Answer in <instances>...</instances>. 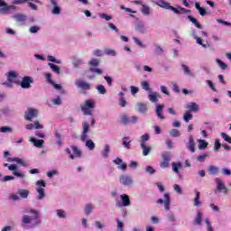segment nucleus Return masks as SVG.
Returning a JSON list of instances; mask_svg holds the SVG:
<instances>
[{
	"mask_svg": "<svg viewBox=\"0 0 231 231\" xmlns=\"http://www.w3.org/2000/svg\"><path fill=\"white\" fill-rule=\"evenodd\" d=\"M133 41L135 42L137 46H139V48H145V45L142 42V41L138 40V38L134 37Z\"/></svg>",
	"mask_w": 231,
	"mask_h": 231,
	"instance_id": "63",
	"label": "nucleus"
},
{
	"mask_svg": "<svg viewBox=\"0 0 231 231\" xmlns=\"http://www.w3.org/2000/svg\"><path fill=\"white\" fill-rule=\"evenodd\" d=\"M50 2L53 6V8L51 11L52 15H60V12H62V9L60 8V6H59L57 0H50Z\"/></svg>",
	"mask_w": 231,
	"mask_h": 231,
	"instance_id": "17",
	"label": "nucleus"
},
{
	"mask_svg": "<svg viewBox=\"0 0 231 231\" xmlns=\"http://www.w3.org/2000/svg\"><path fill=\"white\" fill-rule=\"evenodd\" d=\"M0 133H12V127L9 126H1Z\"/></svg>",
	"mask_w": 231,
	"mask_h": 231,
	"instance_id": "64",
	"label": "nucleus"
},
{
	"mask_svg": "<svg viewBox=\"0 0 231 231\" xmlns=\"http://www.w3.org/2000/svg\"><path fill=\"white\" fill-rule=\"evenodd\" d=\"M147 109H148V106H147V103H142V102H139L137 103V111L139 113H147Z\"/></svg>",
	"mask_w": 231,
	"mask_h": 231,
	"instance_id": "28",
	"label": "nucleus"
},
{
	"mask_svg": "<svg viewBox=\"0 0 231 231\" xmlns=\"http://www.w3.org/2000/svg\"><path fill=\"white\" fill-rule=\"evenodd\" d=\"M49 68L53 71V73H56V75H60V68L54 63H48Z\"/></svg>",
	"mask_w": 231,
	"mask_h": 231,
	"instance_id": "41",
	"label": "nucleus"
},
{
	"mask_svg": "<svg viewBox=\"0 0 231 231\" xmlns=\"http://www.w3.org/2000/svg\"><path fill=\"white\" fill-rule=\"evenodd\" d=\"M4 167H7L8 171H12L13 176L15 178H20V180H24V178H26V174H24L23 171H21L16 164L5 163Z\"/></svg>",
	"mask_w": 231,
	"mask_h": 231,
	"instance_id": "4",
	"label": "nucleus"
},
{
	"mask_svg": "<svg viewBox=\"0 0 231 231\" xmlns=\"http://www.w3.org/2000/svg\"><path fill=\"white\" fill-rule=\"evenodd\" d=\"M206 147H208V143H207L205 140H199V149L203 151Z\"/></svg>",
	"mask_w": 231,
	"mask_h": 231,
	"instance_id": "48",
	"label": "nucleus"
},
{
	"mask_svg": "<svg viewBox=\"0 0 231 231\" xmlns=\"http://www.w3.org/2000/svg\"><path fill=\"white\" fill-rule=\"evenodd\" d=\"M18 194L23 199H26L30 196V190L28 189H18Z\"/></svg>",
	"mask_w": 231,
	"mask_h": 231,
	"instance_id": "40",
	"label": "nucleus"
},
{
	"mask_svg": "<svg viewBox=\"0 0 231 231\" xmlns=\"http://www.w3.org/2000/svg\"><path fill=\"white\" fill-rule=\"evenodd\" d=\"M215 181L217 183V190H219L223 194H228V188L225 186V182L223 181V180L216 178Z\"/></svg>",
	"mask_w": 231,
	"mask_h": 231,
	"instance_id": "13",
	"label": "nucleus"
},
{
	"mask_svg": "<svg viewBox=\"0 0 231 231\" xmlns=\"http://www.w3.org/2000/svg\"><path fill=\"white\" fill-rule=\"evenodd\" d=\"M141 14H143V15L149 16L151 14H152V9H151V7H149L147 5H142Z\"/></svg>",
	"mask_w": 231,
	"mask_h": 231,
	"instance_id": "24",
	"label": "nucleus"
},
{
	"mask_svg": "<svg viewBox=\"0 0 231 231\" xmlns=\"http://www.w3.org/2000/svg\"><path fill=\"white\" fill-rule=\"evenodd\" d=\"M187 109H189V111L193 113H198L199 111V105L195 103V102H190L189 104L187 105Z\"/></svg>",
	"mask_w": 231,
	"mask_h": 231,
	"instance_id": "25",
	"label": "nucleus"
},
{
	"mask_svg": "<svg viewBox=\"0 0 231 231\" xmlns=\"http://www.w3.org/2000/svg\"><path fill=\"white\" fill-rule=\"evenodd\" d=\"M188 19H189V21H190V23H192V24H194L199 30H201L203 28V26H201V24L199 23H198V20H196V18L189 15Z\"/></svg>",
	"mask_w": 231,
	"mask_h": 231,
	"instance_id": "43",
	"label": "nucleus"
},
{
	"mask_svg": "<svg viewBox=\"0 0 231 231\" xmlns=\"http://www.w3.org/2000/svg\"><path fill=\"white\" fill-rule=\"evenodd\" d=\"M34 129H44V125L39 122V120L34 121L32 124Z\"/></svg>",
	"mask_w": 231,
	"mask_h": 231,
	"instance_id": "61",
	"label": "nucleus"
},
{
	"mask_svg": "<svg viewBox=\"0 0 231 231\" xmlns=\"http://www.w3.org/2000/svg\"><path fill=\"white\" fill-rule=\"evenodd\" d=\"M192 118H193V116H192V114H190V112H186V113L184 114V116H183L184 122L189 123V122H190V120H191Z\"/></svg>",
	"mask_w": 231,
	"mask_h": 231,
	"instance_id": "56",
	"label": "nucleus"
},
{
	"mask_svg": "<svg viewBox=\"0 0 231 231\" xmlns=\"http://www.w3.org/2000/svg\"><path fill=\"white\" fill-rule=\"evenodd\" d=\"M154 51L156 53V55H163V48H162V46H160L159 44H154Z\"/></svg>",
	"mask_w": 231,
	"mask_h": 231,
	"instance_id": "52",
	"label": "nucleus"
},
{
	"mask_svg": "<svg viewBox=\"0 0 231 231\" xmlns=\"http://www.w3.org/2000/svg\"><path fill=\"white\" fill-rule=\"evenodd\" d=\"M120 199H121V202L117 201L116 203V207H119V208H122V207H131V199H129V195L122 194L120 196Z\"/></svg>",
	"mask_w": 231,
	"mask_h": 231,
	"instance_id": "10",
	"label": "nucleus"
},
{
	"mask_svg": "<svg viewBox=\"0 0 231 231\" xmlns=\"http://www.w3.org/2000/svg\"><path fill=\"white\" fill-rule=\"evenodd\" d=\"M38 115H39V110L29 107L25 111L24 119L28 120L29 122H32L33 118H37Z\"/></svg>",
	"mask_w": 231,
	"mask_h": 231,
	"instance_id": "9",
	"label": "nucleus"
},
{
	"mask_svg": "<svg viewBox=\"0 0 231 231\" xmlns=\"http://www.w3.org/2000/svg\"><path fill=\"white\" fill-rule=\"evenodd\" d=\"M123 145L125 149H131V141H129V137L123 138Z\"/></svg>",
	"mask_w": 231,
	"mask_h": 231,
	"instance_id": "54",
	"label": "nucleus"
},
{
	"mask_svg": "<svg viewBox=\"0 0 231 231\" xmlns=\"http://www.w3.org/2000/svg\"><path fill=\"white\" fill-rule=\"evenodd\" d=\"M89 71H91V73H97V75H102V69L97 67H90Z\"/></svg>",
	"mask_w": 231,
	"mask_h": 231,
	"instance_id": "59",
	"label": "nucleus"
},
{
	"mask_svg": "<svg viewBox=\"0 0 231 231\" xmlns=\"http://www.w3.org/2000/svg\"><path fill=\"white\" fill-rule=\"evenodd\" d=\"M6 161L9 162H15L19 165H23V167H26V165H27L26 162L24 161H23V159L17 158V157H14V158L8 157Z\"/></svg>",
	"mask_w": 231,
	"mask_h": 231,
	"instance_id": "27",
	"label": "nucleus"
},
{
	"mask_svg": "<svg viewBox=\"0 0 231 231\" xmlns=\"http://www.w3.org/2000/svg\"><path fill=\"white\" fill-rule=\"evenodd\" d=\"M195 198H194V202L193 205L194 207H199L201 205V193L199 191H195Z\"/></svg>",
	"mask_w": 231,
	"mask_h": 231,
	"instance_id": "32",
	"label": "nucleus"
},
{
	"mask_svg": "<svg viewBox=\"0 0 231 231\" xmlns=\"http://www.w3.org/2000/svg\"><path fill=\"white\" fill-rule=\"evenodd\" d=\"M12 10H17V6L15 5H8L5 0H0V12L4 15H8V14H12Z\"/></svg>",
	"mask_w": 231,
	"mask_h": 231,
	"instance_id": "6",
	"label": "nucleus"
},
{
	"mask_svg": "<svg viewBox=\"0 0 231 231\" xmlns=\"http://www.w3.org/2000/svg\"><path fill=\"white\" fill-rule=\"evenodd\" d=\"M171 169L173 172H175L176 174H180V170L181 169V162H171Z\"/></svg>",
	"mask_w": 231,
	"mask_h": 231,
	"instance_id": "34",
	"label": "nucleus"
},
{
	"mask_svg": "<svg viewBox=\"0 0 231 231\" xmlns=\"http://www.w3.org/2000/svg\"><path fill=\"white\" fill-rule=\"evenodd\" d=\"M155 5L160 6L161 8H164L165 10H171L172 5L166 2L165 0H155Z\"/></svg>",
	"mask_w": 231,
	"mask_h": 231,
	"instance_id": "20",
	"label": "nucleus"
},
{
	"mask_svg": "<svg viewBox=\"0 0 231 231\" xmlns=\"http://www.w3.org/2000/svg\"><path fill=\"white\" fill-rule=\"evenodd\" d=\"M171 12H173L174 14H190V10L181 7L180 5H176L175 7L171 6Z\"/></svg>",
	"mask_w": 231,
	"mask_h": 231,
	"instance_id": "18",
	"label": "nucleus"
},
{
	"mask_svg": "<svg viewBox=\"0 0 231 231\" xmlns=\"http://www.w3.org/2000/svg\"><path fill=\"white\" fill-rule=\"evenodd\" d=\"M151 136L149 134H144L141 136V149H143V155L149 156V152H151V146H147L145 143L149 142Z\"/></svg>",
	"mask_w": 231,
	"mask_h": 231,
	"instance_id": "5",
	"label": "nucleus"
},
{
	"mask_svg": "<svg viewBox=\"0 0 231 231\" xmlns=\"http://www.w3.org/2000/svg\"><path fill=\"white\" fill-rule=\"evenodd\" d=\"M29 142H31L32 143H33L34 147H38L39 149H42L43 143H44V140L42 139H35L34 137H31Z\"/></svg>",
	"mask_w": 231,
	"mask_h": 231,
	"instance_id": "23",
	"label": "nucleus"
},
{
	"mask_svg": "<svg viewBox=\"0 0 231 231\" xmlns=\"http://www.w3.org/2000/svg\"><path fill=\"white\" fill-rule=\"evenodd\" d=\"M113 162L116 165H118L117 169L119 171H127V163L124 162L120 157L116 158Z\"/></svg>",
	"mask_w": 231,
	"mask_h": 231,
	"instance_id": "19",
	"label": "nucleus"
},
{
	"mask_svg": "<svg viewBox=\"0 0 231 231\" xmlns=\"http://www.w3.org/2000/svg\"><path fill=\"white\" fill-rule=\"evenodd\" d=\"M156 203L158 205H163L164 204V208L167 212L171 210V195L169 193L164 194V199H159Z\"/></svg>",
	"mask_w": 231,
	"mask_h": 231,
	"instance_id": "7",
	"label": "nucleus"
},
{
	"mask_svg": "<svg viewBox=\"0 0 231 231\" xmlns=\"http://www.w3.org/2000/svg\"><path fill=\"white\" fill-rule=\"evenodd\" d=\"M105 55H108L109 57H116V51L113 49H106Z\"/></svg>",
	"mask_w": 231,
	"mask_h": 231,
	"instance_id": "51",
	"label": "nucleus"
},
{
	"mask_svg": "<svg viewBox=\"0 0 231 231\" xmlns=\"http://www.w3.org/2000/svg\"><path fill=\"white\" fill-rule=\"evenodd\" d=\"M136 30H137V32H140V33H144L145 32V25L143 23H140L136 25Z\"/></svg>",
	"mask_w": 231,
	"mask_h": 231,
	"instance_id": "57",
	"label": "nucleus"
},
{
	"mask_svg": "<svg viewBox=\"0 0 231 231\" xmlns=\"http://www.w3.org/2000/svg\"><path fill=\"white\" fill-rule=\"evenodd\" d=\"M98 64H100V60L97 59H93L89 61V66H91V68H97Z\"/></svg>",
	"mask_w": 231,
	"mask_h": 231,
	"instance_id": "60",
	"label": "nucleus"
},
{
	"mask_svg": "<svg viewBox=\"0 0 231 231\" xmlns=\"http://www.w3.org/2000/svg\"><path fill=\"white\" fill-rule=\"evenodd\" d=\"M36 186L38 187L36 188V192L38 194L37 199L41 201L44 199V198H46V191L44 190L46 187V182L43 180H40L36 181Z\"/></svg>",
	"mask_w": 231,
	"mask_h": 231,
	"instance_id": "3",
	"label": "nucleus"
},
{
	"mask_svg": "<svg viewBox=\"0 0 231 231\" xmlns=\"http://www.w3.org/2000/svg\"><path fill=\"white\" fill-rule=\"evenodd\" d=\"M138 122V117L137 116H131L129 117L127 115H123L121 116V124L123 125H129L131 124H136Z\"/></svg>",
	"mask_w": 231,
	"mask_h": 231,
	"instance_id": "11",
	"label": "nucleus"
},
{
	"mask_svg": "<svg viewBox=\"0 0 231 231\" xmlns=\"http://www.w3.org/2000/svg\"><path fill=\"white\" fill-rule=\"evenodd\" d=\"M181 67H182V69H183L185 75H188L189 77H196V74H194L192 71H190V69H189V66L182 64Z\"/></svg>",
	"mask_w": 231,
	"mask_h": 231,
	"instance_id": "42",
	"label": "nucleus"
},
{
	"mask_svg": "<svg viewBox=\"0 0 231 231\" xmlns=\"http://www.w3.org/2000/svg\"><path fill=\"white\" fill-rule=\"evenodd\" d=\"M110 152H111V146H109V144H105L102 152L103 158H109Z\"/></svg>",
	"mask_w": 231,
	"mask_h": 231,
	"instance_id": "38",
	"label": "nucleus"
},
{
	"mask_svg": "<svg viewBox=\"0 0 231 231\" xmlns=\"http://www.w3.org/2000/svg\"><path fill=\"white\" fill-rule=\"evenodd\" d=\"M80 107L83 115L86 116H91V115H93V109H95V100L88 99L80 106Z\"/></svg>",
	"mask_w": 231,
	"mask_h": 231,
	"instance_id": "2",
	"label": "nucleus"
},
{
	"mask_svg": "<svg viewBox=\"0 0 231 231\" xmlns=\"http://www.w3.org/2000/svg\"><path fill=\"white\" fill-rule=\"evenodd\" d=\"M167 219L168 221H170L171 223H175L176 221V216L174 215V213H172V211H170L167 214Z\"/></svg>",
	"mask_w": 231,
	"mask_h": 231,
	"instance_id": "53",
	"label": "nucleus"
},
{
	"mask_svg": "<svg viewBox=\"0 0 231 231\" xmlns=\"http://www.w3.org/2000/svg\"><path fill=\"white\" fill-rule=\"evenodd\" d=\"M163 107H165V105H155V115L160 120H165V116H163Z\"/></svg>",
	"mask_w": 231,
	"mask_h": 231,
	"instance_id": "16",
	"label": "nucleus"
},
{
	"mask_svg": "<svg viewBox=\"0 0 231 231\" xmlns=\"http://www.w3.org/2000/svg\"><path fill=\"white\" fill-rule=\"evenodd\" d=\"M170 135L172 136L173 138H178L181 135V134L180 133V130L172 129L170 131Z\"/></svg>",
	"mask_w": 231,
	"mask_h": 231,
	"instance_id": "55",
	"label": "nucleus"
},
{
	"mask_svg": "<svg viewBox=\"0 0 231 231\" xmlns=\"http://www.w3.org/2000/svg\"><path fill=\"white\" fill-rule=\"evenodd\" d=\"M162 162H160L161 169H167L169 167V163L171 162V158H172V154L171 152H162Z\"/></svg>",
	"mask_w": 231,
	"mask_h": 231,
	"instance_id": "8",
	"label": "nucleus"
},
{
	"mask_svg": "<svg viewBox=\"0 0 231 231\" xmlns=\"http://www.w3.org/2000/svg\"><path fill=\"white\" fill-rule=\"evenodd\" d=\"M71 149L74 156H76L77 158H80V154H81L80 150H79L77 146H71Z\"/></svg>",
	"mask_w": 231,
	"mask_h": 231,
	"instance_id": "58",
	"label": "nucleus"
},
{
	"mask_svg": "<svg viewBox=\"0 0 231 231\" xmlns=\"http://www.w3.org/2000/svg\"><path fill=\"white\" fill-rule=\"evenodd\" d=\"M72 64H73L74 68H79V67L82 66V64H84V60H82L81 59H79V58H74L72 60Z\"/></svg>",
	"mask_w": 231,
	"mask_h": 231,
	"instance_id": "45",
	"label": "nucleus"
},
{
	"mask_svg": "<svg viewBox=\"0 0 231 231\" xmlns=\"http://www.w3.org/2000/svg\"><path fill=\"white\" fill-rule=\"evenodd\" d=\"M194 39L196 40L197 44H199V46H202V48H210V44H204L203 40L198 37V35H194Z\"/></svg>",
	"mask_w": 231,
	"mask_h": 231,
	"instance_id": "44",
	"label": "nucleus"
},
{
	"mask_svg": "<svg viewBox=\"0 0 231 231\" xmlns=\"http://www.w3.org/2000/svg\"><path fill=\"white\" fill-rule=\"evenodd\" d=\"M89 123H88L87 121H83L82 122V133H89Z\"/></svg>",
	"mask_w": 231,
	"mask_h": 231,
	"instance_id": "50",
	"label": "nucleus"
},
{
	"mask_svg": "<svg viewBox=\"0 0 231 231\" xmlns=\"http://www.w3.org/2000/svg\"><path fill=\"white\" fill-rule=\"evenodd\" d=\"M39 225H41L39 211L32 208H26L23 210V215L22 216V226L34 228V226H39Z\"/></svg>",
	"mask_w": 231,
	"mask_h": 231,
	"instance_id": "1",
	"label": "nucleus"
},
{
	"mask_svg": "<svg viewBox=\"0 0 231 231\" xmlns=\"http://www.w3.org/2000/svg\"><path fill=\"white\" fill-rule=\"evenodd\" d=\"M196 225H198L199 226H201V221H203V213H201V211H198L197 212V216L194 219Z\"/></svg>",
	"mask_w": 231,
	"mask_h": 231,
	"instance_id": "37",
	"label": "nucleus"
},
{
	"mask_svg": "<svg viewBox=\"0 0 231 231\" xmlns=\"http://www.w3.org/2000/svg\"><path fill=\"white\" fill-rule=\"evenodd\" d=\"M158 98H160V94L158 92H152H152H150V94L148 95V99L153 104H157Z\"/></svg>",
	"mask_w": 231,
	"mask_h": 231,
	"instance_id": "21",
	"label": "nucleus"
},
{
	"mask_svg": "<svg viewBox=\"0 0 231 231\" xmlns=\"http://www.w3.org/2000/svg\"><path fill=\"white\" fill-rule=\"evenodd\" d=\"M119 182L121 185H124L125 187H131L133 186V183L134 182L133 180V178L127 174H123L119 177Z\"/></svg>",
	"mask_w": 231,
	"mask_h": 231,
	"instance_id": "12",
	"label": "nucleus"
},
{
	"mask_svg": "<svg viewBox=\"0 0 231 231\" xmlns=\"http://www.w3.org/2000/svg\"><path fill=\"white\" fill-rule=\"evenodd\" d=\"M32 84H33V79L31 77L25 76L23 78L20 86L23 89H30Z\"/></svg>",
	"mask_w": 231,
	"mask_h": 231,
	"instance_id": "15",
	"label": "nucleus"
},
{
	"mask_svg": "<svg viewBox=\"0 0 231 231\" xmlns=\"http://www.w3.org/2000/svg\"><path fill=\"white\" fill-rule=\"evenodd\" d=\"M141 88L144 91H148V93H152V89L151 88V83L149 81L144 80L141 82Z\"/></svg>",
	"mask_w": 231,
	"mask_h": 231,
	"instance_id": "31",
	"label": "nucleus"
},
{
	"mask_svg": "<svg viewBox=\"0 0 231 231\" xmlns=\"http://www.w3.org/2000/svg\"><path fill=\"white\" fill-rule=\"evenodd\" d=\"M55 212L59 219H66L68 217V213L64 209H56Z\"/></svg>",
	"mask_w": 231,
	"mask_h": 231,
	"instance_id": "30",
	"label": "nucleus"
},
{
	"mask_svg": "<svg viewBox=\"0 0 231 231\" xmlns=\"http://www.w3.org/2000/svg\"><path fill=\"white\" fill-rule=\"evenodd\" d=\"M96 88L99 95H106V93H107V90L106 89V87H104V85H97Z\"/></svg>",
	"mask_w": 231,
	"mask_h": 231,
	"instance_id": "49",
	"label": "nucleus"
},
{
	"mask_svg": "<svg viewBox=\"0 0 231 231\" xmlns=\"http://www.w3.org/2000/svg\"><path fill=\"white\" fill-rule=\"evenodd\" d=\"M12 18L14 19V21H16V23H24V21H26V19H28L26 14H14L12 16Z\"/></svg>",
	"mask_w": 231,
	"mask_h": 231,
	"instance_id": "22",
	"label": "nucleus"
},
{
	"mask_svg": "<svg viewBox=\"0 0 231 231\" xmlns=\"http://www.w3.org/2000/svg\"><path fill=\"white\" fill-rule=\"evenodd\" d=\"M47 60H48L49 62H54V64H62V60H57V59L55 58V56H51V55H48V56H47Z\"/></svg>",
	"mask_w": 231,
	"mask_h": 231,
	"instance_id": "47",
	"label": "nucleus"
},
{
	"mask_svg": "<svg viewBox=\"0 0 231 231\" xmlns=\"http://www.w3.org/2000/svg\"><path fill=\"white\" fill-rule=\"evenodd\" d=\"M186 147L190 151V152H196V148L194 147V137L192 135H189V143Z\"/></svg>",
	"mask_w": 231,
	"mask_h": 231,
	"instance_id": "26",
	"label": "nucleus"
},
{
	"mask_svg": "<svg viewBox=\"0 0 231 231\" xmlns=\"http://www.w3.org/2000/svg\"><path fill=\"white\" fill-rule=\"evenodd\" d=\"M93 210H95V205L91 203L87 204L84 208V212L86 216H89V214H91Z\"/></svg>",
	"mask_w": 231,
	"mask_h": 231,
	"instance_id": "33",
	"label": "nucleus"
},
{
	"mask_svg": "<svg viewBox=\"0 0 231 231\" xmlns=\"http://www.w3.org/2000/svg\"><path fill=\"white\" fill-rule=\"evenodd\" d=\"M208 171V173L211 174V176H216V174L219 172V169L217 168V166L214 165H209Z\"/></svg>",
	"mask_w": 231,
	"mask_h": 231,
	"instance_id": "39",
	"label": "nucleus"
},
{
	"mask_svg": "<svg viewBox=\"0 0 231 231\" xmlns=\"http://www.w3.org/2000/svg\"><path fill=\"white\" fill-rule=\"evenodd\" d=\"M56 143L60 147L62 145V135L59 132H55Z\"/></svg>",
	"mask_w": 231,
	"mask_h": 231,
	"instance_id": "46",
	"label": "nucleus"
},
{
	"mask_svg": "<svg viewBox=\"0 0 231 231\" xmlns=\"http://www.w3.org/2000/svg\"><path fill=\"white\" fill-rule=\"evenodd\" d=\"M217 64H218L219 68H221V69H226L227 68L226 63L223 62V60L217 59Z\"/></svg>",
	"mask_w": 231,
	"mask_h": 231,
	"instance_id": "62",
	"label": "nucleus"
},
{
	"mask_svg": "<svg viewBox=\"0 0 231 231\" xmlns=\"http://www.w3.org/2000/svg\"><path fill=\"white\" fill-rule=\"evenodd\" d=\"M7 79L14 84H17V72L15 71H9Z\"/></svg>",
	"mask_w": 231,
	"mask_h": 231,
	"instance_id": "29",
	"label": "nucleus"
},
{
	"mask_svg": "<svg viewBox=\"0 0 231 231\" xmlns=\"http://www.w3.org/2000/svg\"><path fill=\"white\" fill-rule=\"evenodd\" d=\"M195 8L196 10H198L199 14L203 17L205 15H207V10L204 7H201V5H199V3H195Z\"/></svg>",
	"mask_w": 231,
	"mask_h": 231,
	"instance_id": "35",
	"label": "nucleus"
},
{
	"mask_svg": "<svg viewBox=\"0 0 231 231\" xmlns=\"http://www.w3.org/2000/svg\"><path fill=\"white\" fill-rule=\"evenodd\" d=\"M85 146L89 151H94L95 147H96V144H95V142H93V140L88 139V140L85 141Z\"/></svg>",
	"mask_w": 231,
	"mask_h": 231,
	"instance_id": "36",
	"label": "nucleus"
},
{
	"mask_svg": "<svg viewBox=\"0 0 231 231\" xmlns=\"http://www.w3.org/2000/svg\"><path fill=\"white\" fill-rule=\"evenodd\" d=\"M75 86L79 89H83L84 91H89V89H91V85L82 79H77L75 81Z\"/></svg>",
	"mask_w": 231,
	"mask_h": 231,
	"instance_id": "14",
	"label": "nucleus"
}]
</instances>
